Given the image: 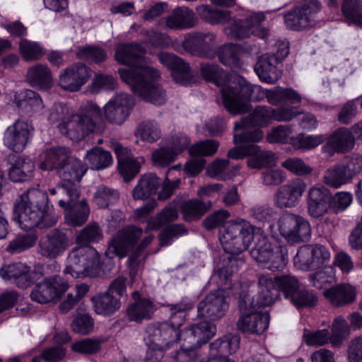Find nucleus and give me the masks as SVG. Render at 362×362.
<instances>
[{
  "mask_svg": "<svg viewBox=\"0 0 362 362\" xmlns=\"http://www.w3.org/2000/svg\"><path fill=\"white\" fill-rule=\"evenodd\" d=\"M330 258L329 250L322 245H305L299 248L294 263L304 271L321 267Z\"/></svg>",
  "mask_w": 362,
  "mask_h": 362,
  "instance_id": "4be33fe9",
  "label": "nucleus"
},
{
  "mask_svg": "<svg viewBox=\"0 0 362 362\" xmlns=\"http://www.w3.org/2000/svg\"><path fill=\"white\" fill-rule=\"evenodd\" d=\"M228 263L220 268L211 279L216 281L219 286L228 288L230 286V278L233 273L238 272L239 265L244 263L242 258H236V256L230 255L228 257Z\"/></svg>",
  "mask_w": 362,
  "mask_h": 362,
  "instance_id": "49530a36",
  "label": "nucleus"
},
{
  "mask_svg": "<svg viewBox=\"0 0 362 362\" xmlns=\"http://www.w3.org/2000/svg\"><path fill=\"white\" fill-rule=\"evenodd\" d=\"M274 109L265 105L256 107L252 112L235 122L233 131L235 143L259 142L264 136L259 128L266 127L273 119Z\"/></svg>",
  "mask_w": 362,
  "mask_h": 362,
  "instance_id": "0eeeda50",
  "label": "nucleus"
},
{
  "mask_svg": "<svg viewBox=\"0 0 362 362\" xmlns=\"http://www.w3.org/2000/svg\"><path fill=\"white\" fill-rule=\"evenodd\" d=\"M218 142L216 140L206 139L192 145L189 152L192 158L185 165L184 170L189 175H197L204 168L205 160L203 156L214 155L218 150Z\"/></svg>",
  "mask_w": 362,
  "mask_h": 362,
  "instance_id": "393cba45",
  "label": "nucleus"
},
{
  "mask_svg": "<svg viewBox=\"0 0 362 362\" xmlns=\"http://www.w3.org/2000/svg\"><path fill=\"white\" fill-rule=\"evenodd\" d=\"M51 194H57L58 197V204L60 207L65 206L73 202L74 199L80 197L78 188H71L64 182L59 183L54 188L50 189Z\"/></svg>",
  "mask_w": 362,
  "mask_h": 362,
  "instance_id": "052dcab7",
  "label": "nucleus"
},
{
  "mask_svg": "<svg viewBox=\"0 0 362 362\" xmlns=\"http://www.w3.org/2000/svg\"><path fill=\"white\" fill-rule=\"evenodd\" d=\"M180 338L177 329L169 322L152 323L145 331L144 341L147 346L146 354L150 358L161 360L164 353Z\"/></svg>",
  "mask_w": 362,
  "mask_h": 362,
  "instance_id": "6e6552de",
  "label": "nucleus"
},
{
  "mask_svg": "<svg viewBox=\"0 0 362 362\" xmlns=\"http://www.w3.org/2000/svg\"><path fill=\"white\" fill-rule=\"evenodd\" d=\"M362 170V157L352 156L344 162L336 163L328 168L323 174V182L332 188L338 189L350 183Z\"/></svg>",
  "mask_w": 362,
  "mask_h": 362,
  "instance_id": "f8f14e48",
  "label": "nucleus"
},
{
  "mask_svg": "<svg viewBox=\"0 0 362 362\" xmlns=\"http://www.w3.org/2000/svg\"><path fill=\"white\" fill-rule=\"evenodd\" d=\"M134 106V102L129 94L117 93L103 107L105 119L112 124L120 126L129 118Z\"/></svg>",
  "mask_w": 362,
  "mask_h": 362,
  "instance_id": "412c9836",
  "label": "nucleus"
},
{
  "mask_svg": "<svg viewBox=\"0 0 362 362\" xmlns=\"http://www.w3.org/2000/svg\"><path fill=\"white\" fill-rule=\"evenodd\" d=\"M48 119L50 123L57 124L62 134L78 141L97 131L98 122L102 119V110L96 103L87 101L74 114L66 105L55 103Z\"/></svg>",
  "mask_w": 362,
  "mask_h": 362,
  "instance_id": "f257e3e1",
  "label": "nucleus"
},
{
  "mask_svg": "<svg viewBox=\"0 0 362 362\" xmlns=\"http://www.w3.org/2000/svg\"><path fill=\"white\" fill-rule=\"evenodd\" d=\"M79 197L74 199L70 205L62 206L66 211V220L74 226L83 225L88 219L90 210L85 199L78 201Z\"/></svg>",
  "mask_w": 362,
  "mask_h": 362,
  "instance_id": "a19ab883",
  "label": "nucleus"
},
{
  "mask_svg": "<svg viewBox=\"0 0 362 362\" xmlns=\"http://www.w3.org/2000/svg\"><path fill=\"white\" fill-rule=\"evenodd\" d=\"M256 299L251 296L248 292L243 291L240 293L238 306L241 315L237 322L238 329L243 332L260 334L268 327L269 315L268 313H259L257 309L262 306H252L251 301Z\"/></svg>",
  "mask_w": 362,
  "mask_h": 362,
  "instance_id": "1a4fd4ad",
  "label": "nucleus"
},
{
  "mask_svg": "<svg viewBox=\"0 0 362 362\" xmlns=\"http://www.w3.org/2000/svg\"><path fill=\"white\" fill-rule=\"evenodd\" d=\"M238 168V166H230L228 159H217L211 164L207 171L210 177L225 181L231 179L235 175V170Z\"/></svg>",
  "mask_w": 362,
  "mask_h": 362,
  "instance_id": "5fc2aeb1",
  "label": "nucleus"
},
{
  "mask_svg": "<svg viewBox=\"0 0 362 362\" xmlns=\"http://www.w3.org/2000/svg\"><path fill=\"white\" fill-rule=\"evenodd\" d=\"M251 146L255 149L251 151L247 159V164L252 168H262L266 166L272 165L275 160V154L270 151H262L254 144Z\"/></svg>",
  "mask_w": 362,
  "mask_h": 362,
  "instance_id": "6e6d98bb",
  "label": "nucleus"
},
{
  "mask_svg": "<svg viewBox=\"0 0 362 362\" xmlns=\"http://www.w3.org/2000/svg\"><path fill=\"white\" fill-rule=\"evenodd\" d=\"M69 288L68 281L64 277L42 279L35 284L30 297L34 302L46 304L60 299Z\"/></svg>",
  "mask_w": 362,
  "mask_h": 362,
  "instance_id": "dca6fc26",
  "label": "nucleus"
},
{
  "mask_svg": "<svg viewBox=\"0 0 362 362\" xmlns=\"http://www.w3.org/2000/svg\"><path fill=\"white\" fill-rule=\"evenodd\" d=\"M33 130L30 122L17 119L4 132V144L14 152H22L31 139Z\"/></svg>",
  "mask_w": 362,
  "mask_h": 362,
  "instance_id": "b1692460",
  "label": "nucleus"
},
{
  "mask_svg": "<svg viewBox=\"0 0 362 362\" xmlns=\"http://www.w3.org/2000/svg\"><path fill=\"white\" fill-rule=\"evenodd\" d=\"M169 308L170 317L168 321L170 325L177 329L178 334L180 335V327L183 325L185 321L187 313L192 310L194 307V303L186 299H182L177 303L167 304Z\"/></svg>",
  "mask_w": 362,
  "mask_h": 362,
  "instance_id": "c03bdc74",
  "label": "nucleus"
},
{
  "mask_svg": "<svg viewBox=\"0 0 362 362\" xmlns=\"http://www.w3.org/2000/svg\"><path fill=\"white\" fill-rule=\"evenodd\" d=\"M211 206V201L204 202L198 199H192L182 204L181 211L185 221H192L199 219Z\"/></svg>",
  "mask_w": 362,
  "mask_h": 362,
  "instance_id": "09e8293b",
  "label": "nucleus"
},
{
  "mask_svg": "<svg viewBox=\"0 0 362 362\" xmlns=\"http://www.w3.org/2000/svg\"><path fill=\"white\" fill-rule=\"evenodd\" d=\"M305 189L306 184L300 178H296L281 186L274 196L275 206L280 209L295 206L299 202Z\"/></svg>",
  "mask_w": 362,
  "mask_h": 362,
  "instance_id": "cd10ccee",
  "label": "nucleus"
},
{
  "mask_svg": "<svg viewBox=\"0 0 362 362\" xmlns=\"http://www.w3.org/2000/svg\"><path fill=\"white\" fill-rule=\"evenodd\" d=\"M160 185V178L152 173L144 174L132 190L134 199L144 200L156 194Z\"/></svg>",
  "mask_w": 362,
  "mask_h": 362,
  "instance_id": "58836bf2",
  "label": "nucleus"
},
{
  "mask_svg": "<svg viewBox=\"0 0 362 362\" xmlns=\"http://www.w3.org/2000/svg\"><path fill=\"white\" fill-rule=\"evenodd\" d=\"M197 23L194 13L185 6H178L173 9L165 18L166 26L171 30L189 29Z\"/></svg>",
  "mask_w": 362,
  "mask_h": 362,
  "instance_id": "c9c22d12",
  "label": "nucleus"
},
{
  "mask_svg": "<svg viewBox=\"0 0 362 362\" xmlns=\"http://www.w3.org/2000/svg\"><path fill=\"white\" fill-rule=\"evenodd\" d=\"M341 11L349 23L362 25V3L361 0H343Z\"/></svg>",
  "mask_w": 362,
  "mask_h": 362,
  "instance_id": "bf43d9fd",
  "label": "nucleus"
},
{
  "mask_svg": "<svg viewBox=\"0 0 362 362\" xmlns=\"http://www.w3.org/2000/svg\"><path fill=\"white\" fill-rule=\"evenodd\" d=\"M0 276L20 288H27L31 285L30 267L21 262L4 265L0 269Z\"/></svg>",
  "mask_w": 362,
  "mask_h": 362,
  "instance_id": "7c9ffc66",
  "label": "nucleus"
},
{
  "mask_svg": "<svg viewBox=\"0 0 362 362\" xmlns=\"http://www.w3.org/2000/svg\"><path fill=\"white\" fill-rule=\"evenodd\" d=\"M141 235L142 230L134 226H128L119 230L110 241L106 255L109 258L127 256L133 250Z\"/></svg>",
  "mask_w": 362,
  "mask_h": 362,
  "instance_id": "a211bd4d",
  "label": "nucleus"
},
{
  "mask_svg": "<svg viewBox=\"0 0 362 362\" xmlns=\"http://www.w3.org/2000/svg\"><path fill=\"white\" fill-rule=\"evenodd\" d=\"M136 134L149 143L157 141L161 136L158 124L152 120L141 122L136 128Z\"/></svg>",
  "mask_w": 362,
  "mask_h": 362,
  "instance_id": "680f3d73",
  "label": "nucleus"
},
{
  "mask_svg": "<svg viewBox=\"0 0 362 362\" xmlns=\"http://www.w3.org/2000/svg\"><path fill=\"white\" fill-rule=\"evenodd\" d=\"M187 229L183 224H172L163 228L158 235L160 245L161 246H168L170 245L175 239L187 233Z\"/></svg>",
  "mask_w": 362,
  "mask_h": 362,
  "instance_id": "338daca9",
  "label": "nucleus"
},
{
  "mask_svg": "<svg viewBox=\"0 0 362 362\" xmlns=\"http://www.w3.org/2000/svg\"><path fill=\"white\" fill-rule=\"evenodd\" d=\"M99 264V255L95 248L89 245L76 247L68 255L64 273L74 278L91 276L98 270Z\"/></svg>",
  "mask_w": 362,
  "mask_h": 362,
  "instance_id": "9d476101",
  "label": "nucleus"
},
{
  "mask_svg": "<svg viewBox=\"0 0 362 362\" xmlns=\"http://www.w3.org/2000/svg\"><path fill=\"white\" fill-rule=\"evenodd\" d=\"M34 170L35 164L31 159L18 156L8 168V177L13 182H27L33 178Z\"/></svg>",
  "mask_w": 362,
  "mask_h": 362,
  "instance_id": "ea45409f",
  "label": "nucleus"
},
{
  "mask_svg": "<svg viewBox=\"0 0 362 362\" xmlns=\"http://www.w3.org/2000/svg\"><path fill=\"white\" fill-rule=\"evenodd\" d=\"M159 62L171 71L173 80L183 86L190 84L192 81L190 67L183 59L175 54L166 52L158 54Z\"/></svg>",
  "mask_w": 362,
  "mask_h": 362,
  "instance_id": "bb28decb",
  "label": "nucleus"
},
{
  "mask_svg": "<svg viewBox=\"0 0 362 362\" xmlns=\"http://www.w3.org/2000/svg\"><path fill=\"white\" fill-rule=\"evenodd\" d=\"M255 71L262 81L274 83L281 76L282 64L275 56L266 53L258 58Z\"/></svg>",
  "mask_w": 362,
  "mask_h": 362,
  "instance_id": "c85d7f7f",
  "label": "nucleus"
},
{
  "mask_svg": "<svg viewBox=\"0 0 362 362\" xmlns=\"http://www.w3.org/2000/svg\"><path fill=\"white\" fill-rule=\"evenodd\" d=\"M91 72V69L86 64L76 63L62 70L59 76V85L64 90L77 91L88 82Z\"/></svg>",
  "mask_w": 362,
  "mask_h": 362,
  "instance_id": "a878e982",
  "label": "nucleus"
},
{
  "mask_svg": "<svg viewBox=\"0 0 362 362\" xmlns=\"http://www.w3.org/2000/svg\"><path fill=\"white\" fill-rule=\"evenodd\" d=\"M199 17L211 25L223 23L230 18V11L214 8L209 5H201L196 7Z\"/></svg>",
  "mask_w": 362,
  "mask_h": 362,
  "instance_id": "603ef678",
  "label": "nucleus"
},
{
  "mask_svg": "<svg viewBox=\"0 0 362 362\" xmlns=\"http://www.w3.org/2000/svg\"><path fill=\"white\" fill-rule=\"evenodd\" d=\"M27 80L31 86L40 89H49L52 85V77L46 65L37 64L28 69Z\"/></svg>",
  "mask_w": 362,
  "mask_h": 362,
  "instance_id": "79ce46f5",
  "label": "nucleus"
},
{
  "mask_svg": "<svg viewBox=\"0 0 362 362\" xmlns=\"http://www.w3.org/2000/svg\"><path fill=\"white\" fill-rule=\"evenodd\" d=\"M117 159V168L119 174L126 182L136 177L139 173L143 158H136L132 155L131 149L123 146L120 143L114 141L111 144Z\"/></svg>",
  "mask_w": 362,
  "mask_h": 362,
  "instance_id": "5701e85b",
  "label": "nucleus"
},
{
  "mask_svg": "<svg viewBox=\"0 0 362 362\" xmlns=\"http://www.w3.org/2000/svg\"><path fill=\"white\" fill-rule=\"evenodd\" d=\"M216 35L211 32H192L187 33L182 42L185 51L202 58H214Z\"/></svg>",
  "mask_w": 362,
  "mask_h": 362,
  "instance_id": "6ab92c4d",
  "label": "nucleus"
},
{
  "mask_svg": "<svg viewBox=\"0 0 362 362\" xmlns=\"http://www.w3.org/2000/svg\"><path fill=\"white\" fill-rule=\"evenodd\" d=\"M177 209L175 206L169 205L149 221L148 226L153 230H158L163 225L173 222L177 220Z\"/></svg>",
  "mask_w": 362,
  "mask_h": 362,
  "instance_id": "0e129e2a",
  "label": "nucleus"
},
{
  "mask_svg": "<svg viewBox=\"0 0 362 362\" xmlns=\"http://www.w3.org/2000/svg\"><path fill=\"white\" fill-rule=\"evenodd\" d=\"M278 228L280 234L291 243L308 241L311 235L309 222L303 216L294 214L281 215L278 221Z\"/></svg>",
  "mask_w": 362,
  "mask_h": 362,
  "instance_id": "4468645a",
  "label": "nucleus"
},
{
  "mask_svg": "<svg viewBox=\"0 0 362 362\" xmlns=\"http://www.w3.org/2000/svg\"><path fill=\"white\" fill-rule=\"evenodd\" d=\"M36 240L37 236L35 234L18 235L9 243L6 250L12 254H17L33 247Z\"/></svg>",
  "mask_w": 362,
  "mask_h": 362,
  "instance_id": "774afa93",
  "label": "nucleus"
},
{
  "mask_svg": "<svg viewBox=\"0 0 362 362\" xmlns=\"http://www.w3.org/2000/svg\"><path fill=\"white\" fill-rule=\"evenodd\" d=\"M60 271V266L57 262L47 263H38L35 264L32 271H30L31 284L41 279H53L55 277H63L57 274Z\"/></svg>",
  "mask_w": 362,
  "mask_h": 362,
  "instance_id": "864d4df0",
  "label": "nucleus"
},
{
  "mask_svg": "<svg viewBox=\"0 0 362 362\" xmlns=\"http://www.w3.org/2000/svg\"><path fill=\"white\" fill-rule=\"evenodd\" d=\"M257 242L250 252L252 258L257 262L267 263V268L270 270H282L288 263L286 247L279 245L272 248L266 236L257 235Z\"/></svg>",
  "mask_w": 362,
  "mask_h": 362,
  "instance_id": "9b49d317",
  "label": "nucleus"
},
{
  "mask_svg": "<svg viewBox=\"0 0 362 362\" xmlns=\"http://www.w3.org/2000/svg\"><path fill=\"white\" fill-rule=\"evenodd\" d=\"M119 198V193L112 188L100 185L94 194L93 202L100 209L107 208L117 203Z\"/></svg>",
  "mask_w": 362,
  "mask_h": 362,
  "instance_id": "13d9d810",
  "label": "nucleus"
},
{
  "mask_svg": "<svg viewBox=\"0 0 362 362\" xmlns=\"http://www.w3.org/2000/svg\"><path fill=\"white\" fill-rule=\"evenodd\" d=\"M223 104L231 115H242L252 110L250 101L267 98L268 89L253 85L240 76L232 77L221 89Z\"/></svg>",
  "mask_w": 362,
  "mask_h": 362,
  "instance_id": "7ed1b4c3",
  "label": "nucleus"
},
{
  "mask_svg": "<svg viewBox=\"0 0 362 362\" xmlns=\"http://www.w3.org/2000/svg\"><path fill=\"white\" fill-rule=\"evenodd\" d=\"M13 219L25 230L49 228L57 221L50 213L47 193L35 188L28 189L16 199Z\"/></svg>",
  "mask_w": 362,
  "mask_h": 362,
  "instance_id": "f03ea898",
  "label": "nucleus"
},
{
  "mask_svg": "<svg viewBox=\"0 0 362 362\" xmlns=\"http://www.w3.org/2000/svg\"><path fill=\"white\" fill-rule=\"evenodd\" d=\"M85 158L90 168L96 170L105 169L113 162L110 152L99 146H95L88 150Z\"/></svg>",
  "mask_w": 362,
  "mask_h": 362,
  "instance_id": "de8ad7c7",
  "label": "nucleus"
},
{
  "mask_svg": "<svg viewBox=\"0 0 362 362\" xmlns=\"http://www.w3.org/2000/svg\"><path fill=\"white\" fill-rule=\"evenodd\" d=\"M263 12L255 13L245 19H237L226 30L227 35L233 39H244L251 35L252 26L265 20Z\"/></svg>",
  "mask_w": 362,
  "mask_h": 362,
  "instance_id": "f704fd0d",
  "label": "nucleus"
},
{
  "mask_svg": "<svg viewBox=\"0 0 362 362\" xmlns=\"http://www.w3.org/2000/svg\"><path fill=\"white\" fill-rule=\"evenodd\" d=\"M290 301L297 308H311L317 305L318 296L314 291L299 286Z\"/></svg>",
  "mask_w": 362,
  "mask_h": 362,
  "instance_id": "4d7b16f0",
  "label": "nucleus"
},
{
  "mask_svg": "<svg viewBox=\"0 0 362 362\" xmlns=\"http://www.w3.org/2000/svg\"><path fill=\"white\" fill-rule=\"evenodd\" d=\"M159 76L158 71L153 67L140 69L132 74L125 70L120 71L121 78L131 87L134 93L155 105H162L167 100L165 91L155 82Z\"/></svg>",
  "mask_w": 362,
  "mask_h": 362,
  "instance_id": "20e7f679",
  "label": "nucleus"
},
{
  "mask_svg": "<svg viewBox=\"0 0 362 362\" xmlns=\"http://www.w3.org/2000/svg\"><path fill=\"white\" fill-rule=\"evenodd\" d=\"M229 308L223 289L210 292L197 305V316L216 321L222 318Z\"/></svg>",
  "mask_w": 362,
  "mask_h": 362,
  "instance_id": "aec40b11",
  "label": "nucleus"
},
{
  "mask_svg": "<svg viewBox=\"0 0 362 362\" xmlns=\"http://www.w3.org/2000/svg\"><path fill=\"white\" fill-rule=\"evenodd\" d=\"M71 245V240L66 232L54 228L40 238L37 252L45 259H54L62 255Z\"/></svg>",
  "mask_w": 362,
  "mask_h": 362,
  "instance_id": "2eb2a0df",
  "label": "nucleus"
},
{
  "mask_svg": "<svg viewBox=\"0 0 362 362\" xmlns=\"http://www.w3.org/2000/svg\"><path fill=\"white\" fill-rule=\"evenodd\" d=\"M103 238L102 230L97 223L88 224L76 238L78 243L82 245H89L90 243H97Z\"/></svg>",
  "mask_w": 362,
  "mask_h": 362,
  "instance_id": "69168bd1",
  "label": "nucleus"
},
{
  "mask_svg": "<svg viewBox=\"0 0 362 362\" xmlns=\"http://www.w3.org/2000/svg\"><path fill=\"white\" fill-rule=\"evenodd\" d=\"M156 310L155 303L147 298H143L132 303L127 308V316L129 321L141 323L153 318Z\"/></svg>",
  "mask_w": 362,
  "mask_h": 362,
  "instance_id": "e433bc0d",
  "label": "nucleus"
},
{
  "mask_svg": "<svg viewBox=\"0 0 362 362\" xmlns=\"http://www.w3.org/2000/svg\"><path fill=\"white\" fill-rule=\"evenodd\" d=\"M146 49L140 43H121L116 46L115 57L120 64L129 66L127 69H119L120 71L125 70L130 73L137 72L143 68H150L146 65V60L144 57Z\"/></svg>",
  "mask_w": 362,
  "mask_h": 362,
  "instance_id": "f3484780",
  "label": "nucleus"
},
{
  "mask_svg": "<svg viewBox=\"0 0 362 362\" xmlns=\"http://www.w3.org/2000/svg\"><path fill=\"white\" fill-rule=\"evenodd\" d=\"M86 171V165L81 160L71 156L57 174L66 185L71 188H78V184Z\"/></svg>",
  "mask_w": 362,
  "mask_h": 362,
  "instance_id": "72a5a7b5",
  "label": "nucleus"
},
{
  "mask_svg": "<svg viewBox=\"0 0 362 362\" xmlns=\"http://www.w3.org/2000/svg\"><path fill=\"white\" fill-rule=\"evenodd\" d=\"M330 191L322 185L312 187L308 194V211L313 218H320L329 206Z\"/></svg>",
  "mask_w": 362,
  "mask_h": 362,
  "instance_id": "c756f323",
  "label": "nucleus"
},
{
  "mask_svg": "<svg viewBox=\"0 0 362 362\" xmlns=\"http://www.w3.org/2000/svg\"><path fill=\"white\" fill-rule=\"evenodd\" d=\"M259 291L256 299L251 301L252 306H269L274 303L282 293L285 298L290 300L300 286L297 278L291 274L277 275L259 274L258 276Z\"/></svg>",
  "mask_w": 362,
  "mask_h": 362,
  "instance_id": "39448f33",
  "label": "nucleus"
},
{
  "mask_svg": "<svg viewBox=\"0 0 362 362\" xmlns=\"http://www.w3.org/2000/svg\"><path fill=\"white\" fill-rule=\"evenodd\" d=\"M189 327L201 346L206 344L216 332V325L208 321L193 324Z\"/></svg>",
  "mask_w": 362,
  "mask_h": 362,
  "instance_id": "e2e57ef3",
  "label": "nucleus"
},
{
  "mask_svg": "<svg viewBox=\"0 0 362 362\" xmlns=\"http://www.w3.org/2000/svg\"><path fill=\"white\" fill-rule=\"evenodd\" d=\"M95 312L105 317H110L117 312L122 305L119 297L111 295L107 291L101 292L91 298Z\"/></svg>",
  "mask_w": 362,
  "mask_h": 362,
  "instance_id": "4c0bfd02",
  "label": "nucleus"
},
{
  "mask_svg": "<svg viewBox=\"0 0 362 362\" xmlns=\"http://www.w3.org/2000/svg\"><path fill=\"white\" fill-rule=\"evenodd\" d=\"M267 101L272 105H278L282 102L288 101L293 104L301 102L300 95L292 88L279 86L268 89Z\"/></svg>",
  "mask_w": 362,
  "mask_h": 362,
  "instance_id": "8fccbe9b",
  "label": "nucleus"
},
{
  "mask_svg": "<svg viewBox=\"0 0 362 362\" xmlns=\"http://www.w3.org/2000/svg\"><path fill=\"white\" fill-rule=\"evenodd\" d=\"M321 8L318 0H303L300 4L284 14L286 27L291 30L299 31L314 25L315 15Z\"/></svg>",
  "mask_w": 362,
  "mask_h": 362,
  "instance_id": "ddd939ff",
  "label": "nucleus"
},
{
  "mask_svg": "<svg viewBox=\"0 0 362 362\" xmlns=\"http://www.w3.org/2000/svg\"><path fill=\"white\" fill-rule=\"evenodd\" d=\"M324 296L332 305L341 307L355 301L356 289L350 284H339L325 290Z\"/></svg>",
  "mask_w": 362,
  "mask_h": 362,
  "instance_id": "2f4dec72",
  "label": "nucleus"
},
{
  "mask_svg": "<svg viewBox=\"0 0 362 362\" xmlns=\"http://www.w3.org/2000/svg\"><path fill=\"white\" fill-rule=\"evenodd\" d=\"M240 337L238 335H225L210 344V350L219 356H226L238 349Z\"/></svg>",
  "mask_w": 362,
  "mask_h": 362,
  "instance_id": "3c124183",
  "label": "nucleus"
},
{
  "mask_svg": "<svg viewBox=\"0 0 362 362\" xmlns=\"http://www.w3.org/2000/svg\"><path fill=\"white\" fill-rule=\"evenodd\" d=\"M15 102L18 108L31 115L42 110L44 105L40 95L32 90H25L16 96Z\"/></svg>",
  "mask_w": 362,
  "mask_h": 362,
  "instance_id": "37998d69",
  "label": "nucleus"
},
{
  "mask_svg": "<svg viewBox=\"0 0 362 362\" xmlns=\"http://www.w3.org/2000/svg\"><path fill=\"white\" fill-rule=\"evenodd\" d=\"M71 156V151L67 147L54 146L47 148L41 155L40 168L44 170H55L57 173Z\"/></svg>",
  "mask_w": 362,
  "mask_h": 362,
  "instance_id": "473e14b6",
  "label": "nucleus"
},
{
  "mask_svg": "<svg viewBox=\"0 0 362 362\" xmlns=\"http://www.w3.org/2000/svg\"><path fill=\"white\" fill-rule=\"evenodd\" d=\"M257 235L254 233V227L243 218L227 221L219 230V240L223 250L234 256L247 250L254 240L257 242Z\"/></svg>",
  "mask_w": 362,
  "mask_h": 362,
  "instance_id": "423d86ee",
  "label": "nucleus"
},
{
  "mask_svg": "<svg viewBox=\"0 0 362 362\" xmlns=\"http://www.w3.org/2000/svg\"><path fill=\"white\" fill-rule=\"evenodd\" d=\"M327 143L337 153L349 152L354 146L351 131L344 127L335 130L329 137Z\"/></svg>",
  "mask_w": 362,
  "mask_h": 362,
  "instance_id": "a18cd8bd",
  "label": "nucleus"
}]
</instances>
